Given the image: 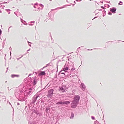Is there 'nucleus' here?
I'll return each mask as SVG.
<instances>
[{"label": "nucleus", "instance_id": "f257e3e1", "mask_svg": "<svg viewBox=\"0 0 124 124\" xmlns=\"http://www.w3.org/2000/svg\"><path fill=\"white\" fill-rule=\"evenodd\" d=\"M24 81L29 85L25 90V92L20 87H16L14 90V95L19 101H27V98L32 93L35 89L34 85L36 84L37 79L35 76L34 78H30L28 79H25Z\"/></svg>", "mask_w": 124, "mask_h": 124}, {"label": "nucleus", "instance_id": "f03ea898", "mask_svg": "<svg viewBox=\"0 0 124 124\" xmlns=\"http://www.w3.org/2000/svg\"><path fill=\"white\" fill-rule=\"evenodd\" d=\"M54 91V90L52 89H51L48 90L47 95V97L48 98H50L52 97Z\"/></svg>", "mask_w": 124, "mask_h": 124}, {"label": "nucleus", "instance_id": "7ed1b4c3", "mask_svg": "<svg viewBox=\"0 0 124 124\" xmlns=\"http://www.w3.org/2000/svg\"><path fill=\"white\" fill-rule=\"evenodd\" d=\"M39 97V95L38 94L35 95L31 99V104H34L36 101L37 99Z\"/></svg>", "mask_w": 124, "mask_h": 124}, {"label": "nucleus", "instance_id": "20e7f679", "mask_svg": "<svg viewBox=\"0 0 124 124\" xmlns=\"http://www.w3.org/2000/svg\"><path fill=\"white\" fill-rule=\"evenodd\" d=\"M70 103V102L69 101H60L57 102L56 103V104L58 105H64L67 104H69Z\"/></svg>", "mask_w": 124, "mask_h": 124}, {"label": "nucleus", "instance_id": "39448f33", "mask_svg": "<svg viewBox=\"0 0 124 124\" xmlns=\"http://www.w3.org/2000/svg\"><path fill=\"white\" fill-rule=\"evenodd\" d=\"M80 99V96L79 95H77L74 97L73 101L78 103Z\"/></svg>", "mask_w": 124, "mask_h": 124}, {"label": "nucleus", "instance_id": "423d86ee", "mask_svg": "<svg viewBox=\"0 0 124 124\" xmlns=\"http://www.w3.org/2000/svg\"><path fill=\"white\" fill-rule=\"evenodd\" d=\"M78 104L77 102H75L73 101H72V103L71 104V107L72 108H75L76 107Z\"/></svg>", "mask_w": 124, "mask_h": 124}, {"label": "nucleus", "instance_id": "0eeeda50", "mask_svg": "<svg viewBox=\"0 0 124 124\" xmlns=\"http://www.w3.org/2000/svg\"><path fill=\"white\" fill-rule=\"evenodd\" d=\"M33 112L35 113L37 115L40 116V114L39 113V111L37 110L36 108H35V109L33 110Z\"/></svg>", "mask_w": 124, "mask_h": 124}, {"label": "nucleus", "instance_id": "6e6552de", "mask_svg": "<svg viewBox=\"0 0 124 124\" xmlns=\"http://www.w3.org/2000/svg\"><path fill=\"white\" fill-rule=\"evenodd\" d=\"M116 8L113 7L110 8V10L112 13H115L116 12Z\"/></svg>", "mask_w": 124, "mask_h": 124}, {"label": "nucleus", "instance_id": "1a4fd4ad", "mask_svg": "<svg viewBox=\"0 0 124 124\" xmlns=\"http://www.w3.org/2000/svg\"><path fill=\"white\" fill-rule=\"evenodd\" d=\"M80 86L81 88L84 91L86 88V86L83 83H81L80 85Z\"/></svg>", "mask_w": 124, "mask_h": 124}, {"label": "nucleus", "instance_id": "9d476101", "mask_svg": "<svg viewBox=\"0 0 124 124\" xmlns=\"http://www.w3.org/2000/svg\"><path fill=\"white\" fill-rule=\"evenodd\" d=\"M69 67L67 66L65 64L63 68L62 69V70L64 71H66V70H68Z\"/></svg>", "mask_w": 124, "mask_h": 124}, {"label": "nucleus", "instance_id": "9b49d317", "mask_svg": "<svg viewBox=\"0 0 124 124\" xmlns=\"http://www.w3.org/2000/svg\"><path fill=\"white\" fill-rule=\"evenodd\" d=\"M11 77L12 78H13L15 77H19V75H18L16 74H12L11 75Z\"/></svg>", "mask_w": 124, "mask_h": 124}, {"label": "nucleus", "instance_id": "f8f14e48", "mask_svg": "<svg viewBox=\"0 0 124 124\" xmlns=\"http://www.w3.org/2000/svg\"><path fill=\"white\" fill-rule=\"evenodd\" d=\"M70 5H64L62 7H58L57 8L55 9H61V8H64L65 7L70 6Z\"/></svg>", "mask_w": 124, "mask_h": 124}, {"label": "nucleus", "instance_id": "ddd939ff", "mask_svg": "<svg viewBox=\"0 0 124 124\" xmlns=\"http://www.w3.org/2000/svg\"><path fill=\"white\" fill-rule=\"evenodd\" d=\"M39 5L41 7H42V8H41L40 7L38 8L36 10L37 11H39V10L40 9H43V7H44L43 5L41 4H40Z\"/></svg>", "mask_w": 124, "mask_h": 124}, {"label": "nucleus", "instance_id": "4468645a", "mask_svg": "<svg viewBox=\"0 0 124 124\" xmlns=\"http://www.w3.org/2000/svg\"><path fill=\"white\" fill-rule=\"evenodd\" d=\"M74 116L73 112H71V116L70 118V119H73L74 118Z\"/></svg>", "mask_w": 124, "mask_h": 124}, {"label": "nucleus", "instance_id": "2eb2a0df", "mask_svg": "<svg viewBox=\"0 0 124 124\" xmlns=\"http://www.w3.org/2000/svg\"><path fill=\"white\" fill-rule=\"evenodd\" d=\"M40 74L41 75H45L46 74L45 71H41L40 73Z\"/></svg>", "mask_w": 124, "mask_h": 124}, {"label": "nucleus", "instance_id": "dca6fc26", "mask_svg": "<svg viewBox=\"0 0 124 124\" xmlns=\"http://www.w3.org/2000/svg\"><path fill=\"white\" fill-rule=\"evenodd\" d=\"M54 15H52L51 17V16H49V19L51 20L52 21H53L54 20Z\"/></svg>", "mask_w": 124, "mask_h": 124}, {"label": "nucleus", "instance_id": "f3484780", "mask_svg": "<svg viewBox=\"0 0 124 124\" xmlns=\"http://www.w3.org/2000/svg\"><path fill=\"white\" fill-rule=\"evenodd\" d=\"M62 70H61V71H60V73H61V74H64V76H66V74L68 73V72H66V71H65V73L64 72H62Z\"/></svg>", "mask_w": 124, "mask_h": 124}, {"label": "nucleus", "instance_id": "a211bd4d", "mask_svg": "<svg viewBox=\"0 0 124 124\" xmlns=\"http://www.w3.org/2000/svg\"><path fill=\"white\" fill-rule=\"evenodd\" d=\"M103 15V16H104L106 15V11L105 10H103L102 11V15Z\"/></svg>", "mask_w": 124, "mask_h": 124}, {"label": "nucleus", "instance_id": "6ab92c4d", "mask_svg": "<svg viewBox=\"0 0 124 124\" xmlns=\"http://www.w3.org/2000/svg\"><path fill=\"white\" fill-rule=\"evenodd\" d=\"M60 89L63 92L65 91V89H64V88L63 87V86H62V87L60 88Z\"/></svg>", "mask_w": 124, "mask_h": 124}, {"label": "nucleus", "instance_id": "aec40b11", "mask_svg": "<svg viewBox=\"0 0 124 124\" xmlns=\"http://www.w3.org/2000/svg\"><path fill=\"white\" fill-rule=\"evenodd\" d=\"M50 108L49 107H47L46 108V112H47L48 111V110L50 109Z\"/></svg>", "mask_w": 124, "mask_h": 124}, {"label": "nucleus", "instance_id": "412c9836", "mask_svg": "<svg viewBox=\"0 0 124 124\" xmlns=\"http://www.w3.org/2000/svg\"><path fill=\"white\" fill-rule=\"evenodd\" d=\"M62 86H63V87L64 88V89H65V90L68 89L67 87L66 86V85H62Z\"/></svg>", "mask_w": 124, "mask_h": 124}, {"label": "nucleus", "instance_id": "4be33fe9", "mask_svg": "<svg viewBox=\"0 0 124 124\" xmlns=\"http://www.w3.org/2000/svg\"><path fill=\"white\" fill-rule=\"evenodd\" d=\"M68 73H68L66 74V76H67V77H69L71 74V72H70V74H67Z\"/></svg>", "mask_w": 124, "mask_h": 124}, {"label": "nucleus", "instance_id": "5701e85b", "mask_svg": "<svg viewBox=\"0 0 124 124\" xmlns=\"http://www.w3.org/2000/svg\"><path fill=\"white\" fill-rule=\"evenodd\" d=\"M95 123L94 124H100V123L97 120L95 122Z\"/></svg>", "mask_w": 124, "mask_h": 124}, {"label": "nucleus", "instance_id": "b1692460", "mask_svg": "<svg viewBox=\"0 0 124 124\" xmlns=\"http://www.w3.org/2000/svg\"><path fill=\"white\" fill-rule=\"evenodd\" d=\"M75 68H72L71 69V70L70 72H73L74 70H75Z\"/></svg>", "mask_w": 124, "mask_h": 124}, {"label": "nucleus", "instance_id": "393cba45", "mask_svg": "<svg viewBox=\"0 0 124 124\" xmlns=\"http://www.w3.org/2000/svg\"><path fill=\"white\" fill-rule=\"evenodd\" d=\"M21 21L23 23V22H26L24 20H23L22 18H21L20 19Z\"/></svg>", "mask_w": 124, "mask_h": 124}, {"label": "nucleus", "instance_id": "a878e982", "mask_svg": "<svg viewBox=\"0 0 124 124\" xmlns=\"http://www.w3.org/2000/svg\"><path fill=\"white\" fill-rule=\"evenodd\" d=\"M123 3V2L121 1H119V3H118L119 5H122Z\"/></svg>", "mask_w": 124, "mask_h": 124}, {"label": "nucleus", "instance_id": "bb28decb", "mask_svg": "<svg viewBox=\"0 0 124 124\" xmlns=\"http://www.w3.org/2000/svg\"><path fill=\"white\" fill-rule=\"evenodd\" d=\"M1 4H0V7H1L2 8H4L5 7V6H4L3 5H0Z\"/></svg>", "mask_w": 124, "mask_h": 124}, {"label": "nucleus", "instance_id": "cd10ccee", "mask_svg": "<svg viewBox=\"0 0 124 124\" xmlns=\"http://www.w3.org/2000/svg\"><path fill=\"white\" fill-rule=\"evenodd\" d=\"M6 98H3L2 99V100L3 101H6Z\"/></svg>", "mask_w": 124, "mask_h": 124}, {"label": "nucleus", "instance_id": "c85d7f7f", "mask_svg": "<svg viewBox=\"0 0 124 124\" xmlns=\"http://www.w3.org/2000/svg\"><path fill=\"white\" fill-rule=\"evenodd\" d=\"M30 124H37L35 122H31Z\"/></svg>", "mask_w": 124, "mask_h": 124}, {"label": "nucleus", "instance_id": "c756f323", "mask_svg": "<svg viewBox=\"0 0 124 124\" xmlns=\"http://www.w3.org/2000/svg\"><path fill=\"white\" fill-rule=\"evenodd\" d=\"M54 79L55 80H56L57 79V76L56 75L54 77Z\"/></svg>", "mask_w": 124, "mask_h": 124}, {"label": "nucleus", "instance_id": "7c9ffc66", "mask_svg": "<svg viewBox=\"0 0 124 124\" xmlns=\"http://www.w3.org/2000/svg\"><path fill=\"white\" fill-rule=\"evenodd\" d=\"M108 14L109 15H112V13L111 12H109L108 13Z\"/></svg>", "mask_w": 124, "mask_h": 124}, {"label": "nucleus", "instance_id": "2f4dec72", "mask_svg": "<svg viewBox=\"0 0 124 124\" xmlns=\"http://www.w3.org/2000/svg\"><path fill=\"white\" fill-rule=\"evenodd\" d=\"M101 8H102L103 9H105L106 8L103 6H101Z\"/></svg>", "mask_w": 124, "mask_h": 124}, {"label": "nucleus", "instance_id": "473e14b6", "mask_svg": "<svg viewBox=\"0 0 124 124\" xmlns=\"http://www.w3.org/2000/svg\"><path fill=\"white\" fill-rule=\"evenodd\" d=\"M91 118H92V119L93 120H94V119H95V117H94V116H91Z\"/></svg>", "mask_w": 124, "mask_h": 124}, {"label": "nucleus", "instance_id": "72a5a7b5", "mask_svg": "<svg viewBox=\"0 0 124 124\" xmlns=\"http://www.w3.org/2000/svg\"><path fill=\"white\" fill-rule=\"evenodd\" d=\"M5 10H6L7 12H8V11H10V10L9 9H6Z\"/></svg>", "mask_w": 124, "mask_h": 124}, {"label": "nucleus", "instance_id": "f704fd0d", "mask_svg": "<svg viewBox=\"0 0 124 124\" xmlns=\"http://www.w3.org/2000/svg\"><path fill=\"white\" fill-rule=\"evenodd\" d=\"M48 65V64H47L44 67V68L46 67Z\"/></svg>", "mask_w": 124, "mask_h": 124}, {"label": "nucleus", "instance_id": "c9c22d12", "mask_svg": "<svg viewBox=\"0 0 124 124\" xmlns=\"http://www.w3.org/2000/svg\"><path fill=\"white\" fill-rule=\"evenodd\" d=\"M2 33V31L0 29V35Z\"/></svg>", "mask_w": 124, "mask_h": 124}, {"label": "nucleus", "instance_id": "e433bc0d", "mask_svg": "<svg viewBox=\"0 0 124 124\" xmlns=\"http://www.w3.org/2000/svg\"><path fill=\"white\" fill-rule=\"evenodd\" d=\"M8 3V2H4L2 3V4H3V3Z\"/></svg>", "mask_w": 124, "mask_h": 124}, {"label": "nucleus", "instance_id": "4c0bfd02", "mask_svg": "<svg viewBox=\"0 0 124 124\" xmlns=\"http://www.w3.org/2000/svg\"><path fill=\"white\" fill-rule=\"evenodd\" d=\"M23 56H22L21 57H19L18 58H17V60H19V59H20L21 58H22V57Z\"/></svg>", "mask_w": 124, "mask_h": 124}, {"label": "nucleus", "instance_id": "58836bf2", "mask_svg": "<svg viewBox=\"0 0 124 124\" xmlns=\"http://www.w3.org/2000/svg\"><path fill=\"white\" fill-rule=\"evenodd\" d=\"M34 73H35V75H37V72H33V73L34 74Z\"/></svg>", "mask_w": 124, "mask_h": 124}, {"label": "nucleus", "instance_id": "ea45409f", "mask_svg": "<svg viewBox=\"0 0 124 124\" xmlns=\"http://www.w3.org/2000/svg\"><path fill=\"white\" fill-rule=\"evenodd\" d=\"M9 50H12V48L11 46H10V47H9Z\"/></svg>", "mask_w": 124, "mask_h": 124}, {"label": "nucleus", "instance_id": "a19ab883", "mask_svg": "<svg viewBox=\"0 0 124 124\" xmlns=\"http://www.w3.org/2000/svg\"><path fill=\"white\" fill-rule=\"evenodd\" d=\"M98 10H99V11H102V10L101 9H98Z\"/></svg>", "mask_w": 124, "mask_h": 124}, {"label": "nucleus", "instance_id": "79ce46f5", "mask_svg": "<svg viewBox=\"0 0 124 124\" xmlns=\"http://www.w3.org/2000/svg\"><path fill=\"white\" fill-rule=\"evenodd\" d=\"M17 105L18 106L20 105V103L18 102H17Z\"/></svg>", "mask_w": 124, "mask_h": 124}, {"label": "nucleus", "instance_id": "37998d69", "mask_svg": "<svg viewBox=\"0 0 124 124\" xmlns=\"http://www.w3.org/2000/svg\"><path fill=\"white\" fill-rule=\"evenodd\" d=\"M38 4V3H35V4H34V5H37Z\"/></svg>", "mask_w": 124, "mask_h": 124}, {"label": "nucleus", "instance_id": "c03bdc74", "mask_svg": "<svg viewBox=\"0 0 124 124\" xmlns=\"http://www.w3.org/2000/svg\"><path fill=\"white\" fill-rule=\"evenodd\" d=\"M12 27V26H10V27L9 28H8V32H9V29L10 27Z\"/></svg>", "mask_w": 124, "mask_h": 124}, {"label": "nucleus", "instance_id": "a18cd8bd", "mask_svg": "<svg viewBox=\"0 0 124 124\" xmlns=\"http://www.w3.org/2000/svg\"><path fill=\"white\" fill-rule=\"evenodd\" d=\"M32 75V74H30L29 75L28 77H29V76H31V75Z\"/></svg>", "mask_w": 124, "mask_h": 124}, {"label": "nucleus", "instance_id": "49530a36", "mask_svg": "<svg viewBox=\"0 0 124 124\" xmlns=\"http://www.w3.org/2000/svg\"><path fill=\"white\" fill-rule=\"evenodd\" d=\"M97 16L95 17H94V18L93 19H92V20H93V19H95V18H97Z\"/></svg>", "mask_w": 124, "mask_h": 124}, {"label": "nucleus", "instance_id": "de8ad7c7", "mask_svg": "<svg viewBox=\"0 0 124 124\" xmlns=\"http://www.w3.org/2000/svg\"><path fill=\"white\" fill-rule=\"evenodd\" d=\"M76 1H81V0H76Z\"/></svg>", "mask_w": 124, "mask_h": 124}, {"label": "nucleus", "instance_id": "09e8293b", "mask_svg": "<svg viewBox=\"0 0 124 124\" xmlns=\"http://www.w3.org/2000/svg\"><path fill=\"white\" fill-rule=\"evenodd\" d=\"M23 24H24V25H27L28 24V23H23Z\"/></svg>", "mask_w": 124, "mask_h": 124}, {"label": "nucleus", "instance_id": "8fccbe9b", "mask_svg": "<svg viewBox=\"0 0 124 124\" xmlns=\"http://www.w3.org/2000/svg\"><path fill=\"white\" fill-rule=\"evenodd\" d=\"M35 22V21H31V23H34Z\"/></svg>", "mask_w": 124, "mask_h": 124}, {"label": "nucleus", "instance_id": "3c124183", "mask_svg": "<svg viewBox=\"0 0 124 124\" xmlns=\"http://www.w3.org/2000/svg\"><path fill=\"white\" fill-rule=\"evenodd\" d=\"M27 42L29 44V43H30L31 44V43L30 42H29L28 41H27Z\"/></svg>", "mask_w": 124, "mask_h": 124}, {"label": "nucleus", "instance_id": "603ef678", "mask_svg": "<svg viewBox=\"0 0 124 124\" xmlns=\"http://www.w3.org/2000/svg\"><path fill=\"white\" fill-rule=\"evenodd\" d=\"M14 13L17 16V15L16 14V12H14Z\"/></svg>", "mask_w": 124, "mask_h": 124}, {"label": "nucleus", "instance_id": "864d4df0", "mask_svg": "<svg viewBox=\"0 0 124 124\" xmlns=\"http://www.w3.org/2000/svg\"><path fill=\"white\" fill-rule=\"evenodd\" d=\"M35 5H34V6H33V7L34 8H36V7L35 6Z\"/></svg>", "mask_w": 124, "mask_h": 124}, {"label": "nucleus", "instance_id": "5fc2aeb1", "mask_svg": "<svg viewBox=\"0 0 124 124\" xmlns=\"http://www.w3.org/2000/svg\"><path fill=\"white\" fill-rule=\"evenodd\" d=\"M87 50H92L93 49H91V50H90V49H87Z\"/></svg>", "mask_w": 124, "mask_h": 124}, {"label": "nucleus", "instance_id": "6e6d98bb", "mask_svg": "<svg viewBox=\"0 0 124 124\" xmlns=\"http://www.w3.org/2000/svg\"><path fill=\"white\" fill-rule=\"evenodd\" d=\"M69 0H66V1L68 3H69V2L68 1Z\"/></svg>", "mask_w": 124, "mask_h": 124}, {"label": "nucleus", "instance_id": "4d7b16f0", "mask_svg": "<svg viewBox=\"0 0 124 124\" xmlns=\"http://www.w3.org/2000/svg\"><path fill=\"white\" fill-rule=\"evenodd\" d=\"M48 19H46L45 21H46V22H47V21L48 20Z\"/></svg>", "mask_w": 124, "mask_h": 124}, {"label": "nucleus", "instance_id": "13d9d810", "mask_svg": "<svg viewBox=\"0 0 124 124\" xmlns=\"http://www.w3.org/2000/svg\"><path fill=\"white\" fill-rule=\"evenodd\" d=\"M30 50V49H29L27 50V51H29Z\"/></svg>", "mask_w": 124, "mask_h": 124}, {"label": "nucleus", "instance_id": "bf43d9fd", "mask_svg": "<svg viewBox=\"0 0 124 124\" xmlns=\"http://www.w3.org/2000/svg\"><path fill=\"white\" fill-rule=\"evenodd\" d=\"M10 55H11V51H10Z\"/></svg>", "mask_w": 124, "mask_h": 124}, {"label": "nucleus", "instance_id": "052dcab7", "mask_svg": "<svg viewBox=\"0 0 124 124\" xmlns=\"http://www.w3.org/2000/svg\"><path fill=\"white\" fill-rule=\"evenodd\" d=\"M29 45L30 46H31V44H29Z\"/></svg>", "mask_w": 124, "mask_h": 124}, {"label": "nucleus", "instance_id": "680f3d73", "mask_svg": "<svg viewBox=\"0 0 124 124\" xmlns=\"http://www.w3.org/2000/svg\"><path fill=\"white\" fill-rule=\"evenodd\" d=\"M33 24H29V25H32Z\"/></svg>", "mask_w": 124, "mask_h": 124}, {"label": "nucleus", "instance_id": "e2e57ef3", "mask_svg": "<svg viewBox=\"0 0 124 124\" xmlns=\"http://www.w3.org/2000/svg\"><path fill=\"white\" fill-rule=\"evenodd\" d=\"M80 47H79L77 49V50L79 49Z\"/></svg>", "mask_w": 124, "mask_h": 124}, {"label": "nucleus", "instance_id": "0e129e2a", "mask_svg": "<svg viewBox=\"0 0 124 124\" xmlns=\"http://www.w3.org/2000/svg\"><path fill=\"white\" fill-rule=\"evenodd\" d=\"M39 42H43V41H41V40H40L39 41Z\"/></svg>", "mask_w": 124, "mask_h": 124}, {"label": "nucleus", "instance_id": "69168bd1", "mask_svg": "<svg viewBox=\"0 0 124 124\" xmlns=\"http://www.w3.org/2000/svg\"><path fill=\"white\" fill-rule=\"evenodd\" d=\"M45 68H44V67H43V68H42L41 69L42 70H43V69Z\"/></svg>", "mask_w": 124, "mask_h": 124}, {"label": "nucleus", "instance_id": "338daca9", "mask_svg": "<svg viewBox=\"0 0 124 124\" xmlns=\"http://www.w3.org/2000/svg\"><path fill=\"white\" fill-rule=\"evenodd\" d=\"M2 12V11L0 10V12L1 13Z\"/></svg>", "mask_w": 124, "mask_h": 124}, {"label": "nucleus", "instance_id": "774afa93", "mask_svg": "<svg viewBox=\"0 0 124 124\" xmlns=\"http://www.w3.org/2000/svg\"><path fill=\"white\" fill-rule=\"evenodd\" d=\"M74 3H75V1H74Z\"/></svg>", "mask_w": 124, "mask_h": 124}]
</instances>
